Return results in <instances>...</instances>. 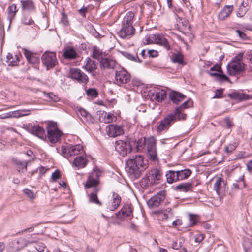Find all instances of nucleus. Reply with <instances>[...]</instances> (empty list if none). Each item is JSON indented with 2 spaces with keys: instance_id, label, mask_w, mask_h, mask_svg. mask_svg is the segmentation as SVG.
Segmentation results:
<instances>
[{
  "instance_id": "nucleus-50",
  "label": "nucleus",
  "mask_w": 252,
  "mask_h": 252,
  "mask_svg": "<svg viewBox=\"0 0 252 252\" xmlns=\"http://www.w3.org/2000/svg\"><path fill=\"white\" fill-rule=\"evenodd\" d=\"M243 245L246 252H252V244L249 240H245Z\"/></svg>"
},
{
  "instance_id": "nucleus-54",
  "label": "nucleus",
  "mask_w": 252,
  "mask_h": 252,
  "mask_svg": "<svg viewBox=\"0 0 252 252\" xmlns=\"http://www.w3.org/2000/svg\"><path fill=\"white\" fill-rule=\"evenodd\" d=\"M236 33L239 35V37L242 40H247L248 39V36L246 34L242 31L239 30H236Z\"/></svg>"
},
{
  "instance_id": "nucleus-61",
  "label": "nucleus",
  "mask_w": 252,
  "mask_h": 252,
  "mask_svg": "<svg viewBox=\"0 0 252 252\" xmlns=\"http://www.w3.org/2000/svg\"><path fill=\"white\" fill-rule=\"evenodd\" d=\"M204 236L202 234H197L195 235V241L197 243H200L204 239Z\"/></svg>"
},
{
  "instance_id": "nucleus-5",
  "label": "nucleus",
  "mask_w": 252,
  "mask_h": 252,
  "mask_svg": "<svg viewBox=\"0 0 252 252\" xmlns=\"http://www.w3.org/2000/svg\"><path fill=\"white\" fill-rule=\"evenodd\" d=\"M130 78V74L123 68L115 71V83L119 86L127 84Z\"/></svg>"
},
{
  "instance_id": "nucleus-22",
  "label": "nucleus",
  "mask_w": 252,
  "mask_h": 252,
  "mask_svg": "<svg viewBox=\"0 0 252 252\" xmlns=\"http://www.w3.org/2000/svg\"><path fill=\"white\" fill-rule=\"evenodd\" d=\"M169 97L171 100L175 104H178L186 98L185 95L175 91L171 92L169 94Z\"/></svg>"
},
{
  "instance_id": "nucleus-51",
  "label": "nucleus",
  "mask_w": 252,
  "mask_h": 252,
  "mask_svg": "<svg viewBox=\"0 0 252 252\" xmlns=\"http://www.w3.org/2000/svg\"><path fill=\"white\" fill-rule=\"evenodd\" d=\"M61 15L62 17L60 20L61 23H62L64 26H68L69 23L68 20L67 15L64 12H62Z\"/></svg>"
},
{
  "instance_id": "nucleus-58",
  "label": "nucleus",
  "mask_w": 252,
  "mask_h": 252,
  "mask_svg": "<svg viewBox=\"0 0 252 252\" xmlns=\"http://www.w3.org/2000/svg\"><path fill=\"white\" fill-rule=\"evenodd\" d=\"M78 115H80L83 117L86 118L89 115V113L84 109L80 108L78 110Z\"/></svg>"
},
{
  "instance_id": "nucleus-24",
  "label": "nucleus",
  "mask_w": 252,
  "mask_h": 252,
  "mask_svg": "<svg viewBox=\"0 0 252 252\" xmlns=\"http://www.w3.org/2000/svg\"><path fill=\"white\" fill-rule=\"evenodd\" d=\"M228 95L231 99L239 101L249 100L251 98L248 94L237 91L230 93Z\"/></svg>"
},
{
  "instance_id": "nucleus-34",
  "label": "nucleus",
  "mask_w": 252,
  "mask_h": 252,
  "mask_svg": "<svg viewBox=\"0 0 252 252\" xmlns=\"http://www.w3.org/2000/svg\"><path fill=\"white\" fill-rule=\"evenodd\" d=\"M6 61L9 65L14 66L19 62V57L17 55H13L9 53L6 56Z\"/></svg>"
},
{
  "instance_id": "nucleus-9",
  "label": "nucleus",
  "mask_w": 252,
  "mask_h": 252,
  "mask_svg": "<svg viewBox=\"0 0 252 252\" xmlns=\"http://www.w3.org/2000/svg\"><path fill=\"white\" fill-rule=\"evenodd\" d=\"M165 192L161 191L154 195L147 201V204L150 208L154 209L158 207L165 198Z\"/></svg>"
},
{
  "instance_id": "nucleus-25",
  "label": "nucleus",
  "mask_w": 252,
  "mask_h": 252,
  "mask_svg": "<svg viewBox=\"0 0 252 252\" xmlns=\"http://www.w3.org/2000/svg\"><path fill=\"white\" fill-rule=\"evenodd\" d=\"M31 132L32 134L36 135L42 140H45L46 138L44 128L39 125L32 126L31 128Z\"/></svg>"
},
{
  "instance_id": "nucleus-21",
  "label": "nucleus",
  "mask_w": 252,
  "mask_h": 252,
  "mask_svg": "<svg viewBox=\"0 0 252 252\" xmlns=\"http://www.w3.org/2000/svg\"><path fill=\"white\" fill-rule=\"evenodd\" d=\"M86 60L85 64L83 66V68L87 72L91 73L93 76H95L94 71L97 69V64L96 62L89 57L87 58Z\"/></svg>"
},
{
  "instance_id": "nucleus-23",
  "label": "nucleus",
  "mask_w": 252,
  "mask_h": 252,
  "mask_svg": "<svg viewBox=\"0 0 252 252\" xmlns=\"http://www.w3.org/2000/svg\"><path fill=\"white\" fill-rule=\"evenodd\" d=\"M24 54L27 61L32 64H37L39 63V57L27 49H24Z\"/></svg>"
},
{
  "instance_id": "nucleus-53",
  "label": "nucleus",
  "mask_w": 252,
  "mask_h": 252,
  "mask_svg": "<svg viewBox=\"0 0 252 252\" xmlns=\"http://www.w3.org/2000/svg\"><path fill=\"white\" fill-rule=\"evenodd\" d=\"M61 177L60 172L58 170H56L54 171L51 176V179L53 181H56L57 180L59 179Z\"/></svg>"
},
{
  "instance_id": "nucleus-13",
  "label": "nucleus",
  "mask_w": 252,
  "mask_h": 252,
  "mask_svg": "<svg viewBox=\"0 0 252 252\" xmlns=\"http://www.w3.org/2000/svg\"><path fill=\"white\" fill-rule=\"evenodd\" d=\"M135 33V28L132 25H122L121 29L118 32V35L123 38H130Z\"/></svg>"
},
{
  "instance_id": "nucleus-20",
  "label": "nucleus",
  "mask_w": 252,
  "mask_h": 252,
  "mask_svg": "<svg viewBox=\"0 0 252 252\" xmlns=\"http://www.w3.org/2000/svg\"><path fill=\"white\" fill-rule=\"evenodd\" d=\"M100 65L101 68L103 69H114L117 65L116 61L112 59L108 58H101L100 61Z\"/></svg>"
},
{
  "instance_id": "nucleus-62",
  "label": "nucleus",
  "mask_w": 252,
  "mask_h": 252,
  "mask_svg": "<svg viewBox=\"0 0 252 252\" xmlns=\"http://www.w3.org/2000/svg\"><path fill=\"white\" fill-rule=\"evenodd\" d=\"M224 121L228 128H230L233 126V123L229 118H225Z\"/></svg>"
},
{
  "instance_id": "nucleus-38",
  "label": "nucleus",
  "mask_w": 252,
  "mask_h": 252,
  "mask_svg": "<svg viewBox=\"0 0 252 252\" xmlns=\"http://www.w3.org/2000/svg\"><path fill=\"white\" fill-rule=\"evenodd\" d=\"M147 140L146 138L139 139L136 143V148L137 151H141L147 149Z\"/></svg>"
},
{
  "instance_id": "nucleus-57",
  "label": "nucleus",
  "mask_w": 252,
  "mask_h": 252,
  "mask_svg": "<svg viewBox=\"0 0 252 252\" xmlns=\"http://www.w3.org/2000/svg\"><path fill=\"white\" fill-rule=\"evenodd\" d=\"M214 252H226V249L223 245H220L215 248Z\"/></svg>"
},
{
  "instance_id": "nucleus-1",
  "label": "nucleus",
  "mask_w": 252,
  "mask_h": 252,
  "mask_svg": "<svg viewBox=\"0 0 252 252\" xmlns=\"http://www.w3.org/2000/svg\"><path fill=\"white\" fill-rule=\"evenodd\" d=\"M101 172L98 169L96 168L94 169L88 176L84 184V187L86 189L94 187L93 191L89 195V200L90 202L99 206H101L102 203L97 197V193L100 191V189L97 186L99 183V177L101 176Z\"/></svg>"
},
{
  "instance_id": "nucleus-39",
  "label": "nucleus",
  "mask_w": 252,
  "mask_h": 252,
  "mask_svg": "<svg viewBox=\"0 0 252 252\" xmlns=\"http://www.w3.org/2000/svg\"><path fill=\"white\" fill-rule=\"evenodd\" d=\"M166 98V91L163 89L157 91L155 94V99L158 102H162Z\"/></svg>"
},
{
  "instance_id": "nucleus-41",
  "label": "nucleus",
  "mask_w": 252,
  "mask_h": 252,
  "mask_svg": "<svg viewBox=\"0 0 252 252\" xmlns=\"http://www.w3.org/2000/svg\"><path fill=\"white\" fill-rule=\"evenodd\" d=\"M172 62L174 63H178L179 64H183V55L180 53H174L171 56Z\"/></svg>"
},
{
  "instance_id": "nucleus-47",
  "label": "nucleus",
  "mask_w": 252,
  "mask_h": 252,
  "mask_svg": "<svg viewBox=\"0 0 252 252\" xmlns=\"http://www.w3.org/2000/svg\"><path fill=\"white\" fill-rule=\"evenodd\" d=\"M22 23L25 25H32L35 24L34 21L32 17L29 15H25L22 19Z\"/></svg>"
},
{
  "instance_id": "nucleus-15",
  "label": "nucleus",
  "mask_w": 252,
  "mask_h": 252,
  "mask_svg": "<svg viewBox=\"0 0 252 252\" xmlns=\"http://www.w3.org/2000/svg\"><path fill=\"white\" fill-rule=\"evenodd\" d=\"M133 206L131 204H126L122 207L120 211L116 213V216L118 218L128 217L130 219L133 218Z\"/></svg>"
},
{
  "instance_id": "nucleus-3",
  "label": "nucleus",
  "mask_w": 252,
  "mask_h": 252,
  "mask_svg": "<svg viewBox=\"0 0 252 252\" xmlns=\"http://www.w3.org/2000/svg\"><path fill=\"white\" fill-rule=\"evenodd\" d=\"M243 54L239 53L228 63L227 70L230 75H235L244 70L245 64L242 62Z\"/></svg>"
},
{
  "instance_id": "nucleus-16",
  "label": "nucleus",
  "mask_w": 252,
  "mask_h": 252,
  "mask_svg": "<svg viewBox=\"0 0 252 252\" xmlns=\"http://www.w3.org/2000/svg\"><path fill=\"white\" fill-rule=\"evenodd\" d=\"M153 40L154 41V43L158 44L163 47L165 50L168 51L171 49V45L168 40L166 38L164 35L160 34H155L151 37Z\"/></svg>"
},
{
  "instance_id": "nucleus-44",
  "label": "nucleus",
  "mask_w": 252,
  "mask_h": 252,
  "mask_svg": "<svg viewBox=\"0 0 252 252\" xmlns=\"http://www.w3.org/2000/svg\"><path fill=\"white\" fill-rule=\"evenodd\" d=\"M102 56L103 52L100 50L97 46H94L93 47V58L98 60L100 58H101V59L103 58Z\"/></svg>"
},
{
  "instance_id": "nucleus-64",
  "label": "nucleus",
  "mask_w": 252,
  "mask_h": 252,
  "mask_svg": "<svg viewBox=\"0 0 252 252\" xmlns=\"http://www.w3.org/2000/svg\"><path fill=\"white\" fill-rule=\"evenodd\" d=\"M235 149V146L233 145L230 144L229 145L225 147V151L227 153H230Z\"/></svg>"
},
{
  "instance_id": "nucleus-36",
  "label": "nucleus",
  "mask_w": 252,
  "mask_h": 252,
  "mask_svg": "<svg viewBox=\"0 0 252 252\" xmlns=\"http://www.w3.org/2000/svg\"><path fill=\"white\" fill-rule=\"evenodd\" d=\"M140 185L143 189H146L147 187L154 185V183L152 181L150 180V177H149V175L147 173L145 176L140 181Z\"/></svg>"
},
{
  "instance_id": "nucleus-30",
  "label": "nucleus",
  "mask_w": 252,
  "mask_h": 252,
  "mask_svg": "<svg viewBox=\"0 0 252 252\" xmlns=\"http://www.w3.org/2000/svg\"><path fill=\"white\" fill-rule=\"evenodd\" d=\"M87 160L83 156L76 157L73 161V165L78 168L84 167L87 164Z\"/></svg>"
},
{
  "instance_id": "nucleus-17",
  "label": "nucleus",
  "mask_w": 252,
  "mask_h": 252,
  "mask_svg": "<svg viewBox=\"0 0 252 252\" xmlns=\"http://www.w3.org/2000/svg\"><path fill=\"white\" fill-rule=\"evenodd\" d=\"M147 174L154 184H158L161 182L163 175L160 169L157 168L153 169L149 171Z\"/></svg>"
},
{
  "instance_id": "nucleus-14",
  "label": "nucleus",
  "mask_w": 252,
  "mask_h": 252,
  "mask_svg": "<svg viewBox=\"0 0 252 252\" xmlns=\"http://www.w3.org/2000/svg\"><path fill=\"white\" fill-rule=\"evenodd\" d=\"M146 150L150 159H152L153 161L158 160V158L156 149V142L154 138H151L147 140Z\"/></svg>"
},
{
  "instance_id": "nucleus-2",
  "label": "nucleus",
  "mask_w": 252,
  "mask_h": 252,
  "mask_svg": "<svg viewBox=\"0 0 252 252\" xmlns=\"http://www.w3.org/2000/svg\"><path fill=\"white\" fill-rule=\"evenodd\" d=\"M147 167V161L144 162L143 156L136 155L134 158L127 160L125 168L130 175L138 179Z\"/></svg>"
},
{
  "instance_id": "nucleus-33",
  "label": "nucleus",
  "mask_w": 252,
  "mask_h": 252,
  "mask_svg": "<svg viewBox=\"0 0 252 252\" xmlns=\"http://www.w3.org/2000/svg\"><path fill=\"white\" fill-rule=\"evenodd\" d=\"M134 17V14L133 12L131 11H129L127 12L123 19L122 25H132L133 23Z\"/></svg>"
},
{
  "instance_id": "nucleus-49",
  "label": "nucleus",
  "mask_w": 252,
  "mask_h": 252,
  "mask_svg": "<svg viewBox=\"0 0 252 252\" xmlns=\"http://www.w3.org/2000/svg\"><path fill=\"white\" fill-rule=\"evenodd\" d=\"M86 94L92 98H95L98 96V93L95 89L89 88L86 90Z\"/></svg>"
},
{
  "instance_id": "nucleus-26",
  "label": "nucleus",
  "mask_w": 252,
  "mask_h": 252,
  "mask_svg": "<svg viewBox=\"0 0 252 252\" xmlns=\"http://www.w3.org/2000/svg\"><path fill=\"white\" fill-rule=\"evenodd\" d=\"M112 202L111 205H109L107 208L110 211L115 210L120 205L121 202V196L116 193L113 192L112 194Z\"/></svg>"
},
{
  "instance_id": "nucleus-12",
  "label": "nucleus",
  "mask_w": 252,
  "mask_h": 252,
  "mask_svg": "<svg viewBox=\"0 0 252 252\" xmlns=\"http://www.w3.org/2000/svg\"><path fill=\"white\" fill-rule=\"evenodd\" d=\"M193 103V101L191 100V99H189L187 101L184 102L180 106L176 108L175 110L173 112V113L178 117V120H185L186 119V114L182 113V111L183 109L192 106Z\"/></svg>"
},
{
  "instance_id": "nucleus-60",
  "label": "nucleus",
  "mask_w": 252,
  "mask_h": 252,
  "mask_svg": "<svg viewBox=\"0 0 252 252\" xmlns=\"http://www.w3.org/2000/svg\"><path fill=\"white\" fill-rule=\"evenodd\" d=\"M47 95L49 98L53 101L56 102L58 101V97L55 95L53 93H49L47 94Z\"/></svg>"
},
{
  "instance_id": "nucleus-19",
  "label": "nucleus",
  "mask_w": 252,
  "mask_h": 252,
  "mask_svg": "<svg viewBox=\"0 0 252 252\" xmlns=\"http://www.w3.org/2000/svg\"><path fill=\"white\" fill-rule=\"evenodd\" d=\"M22 10L32 12L35 11L36 6L33 0H21Z\"/></svg>"
},
{
  "instance_id": "nucleus-27",
  "label": "nucleus",
  "mask_w": 252,
  "mask_h": 252,
  "mask_svg": "<svg viewBox=\"0 0 252 252\" xmlns=\"http://www.w3.org/2000/svg\"><path fill=\"white\" fill-rule=\"evenodd\" d=\"M233 10V6L226 5L218 14V17L220 20L227 18Z\"/></svg>"
},
{
  "instance_id": "nucleus-55",
  "label": "nucleus",
  "mask_w": 252,
  "mask_h": 252,
  "mask_svg": "<svg viewBox=\"0 0 252 252\" xmlns=\"http://www.w3.org/2000/svg\"><path fill=\"white\" fill-rule=\"evenodd\" d=\"M223 89H217L215 91V95L213 98H223Z\"/></svg>"
},
{
  "instance_id": "nucleus-29",
  "label": "nucleus",
  "mask_w": 252,
  "mask_h": 252,
  "mask_svg": "<svg viewBox=\"0 0 252 252\" xmlns=\"http://www.w3.org/2000/svg\"><path fill=\"white\" fill-rule=\"evenodd\" d=\"M165 176L168 183L171 184L179 181L177 171L169 170L166 172Z\"/></svg>"
},
{
  "instance_id": "nucleus-28",
  "label": "nucleus",
  "mask_w": 252,
  "mask_h": 252,
  "mask_svg": "<svg viewBox=\"0 0 252 252\" xmlns=\"http://www.w3.org/2000/svg\"><path fill=\"white\" fill-rule=\"evenodd\" d=\"M193 188L191 183H181L175 187V189L177 191L180 192H188Z\"/></svg>"
},
{
  "instance_id": "nucleus-45",
  "label": "nucleus",
  "mask_w": 252,
  "mask_h": 252,
  "mask_svg": "<svg viewBox=\"0 0 252 252\" xmlns=\"http://www.w3.org/2000/svg\"><path fill=\"white\" fill-rule=\"evenodd\" d=\"M83 150V147L80 144L71 145V156L78 155Z\"/></svg>"
},
{
  "instance_id": "nucleus-46",
  "label": "nucleus",
  "mask_w": 252,
  "mask_h": 252,
  "mask_svg": "<svg viewBox=\"0 0 252 252\" xmlns=\"http://www.w3.org/2000/svg\"><path fill=\"white\" fill-rule=\"evenodd\" d=\"M123 55L128 59L132 61L136 62L138 63H141L142 62L138 57L137 55H134L127 52H123Z\"/></svg>"
},
{
  "instance_id": "nucleus-6",
  "label": "nucleus",
  "mask_w": 252,
  "mask_h": 252,
  "mask_svg": "<svg viewBox=\"0 0 252 252\" xmlns=\"http://www.w3.org/2000/svg\"><path fill=\"white\" fill-rule=\"evenodd\" d=\"M41 60L48 70L53 68L58 64L56 54L53 52H45L41 57Z\"/></svg>"
},
{
  "instance_id": "nucleus-32",
  "label": "nucleus",
  "mask_w": 252,
  "mask_h": 252,
  "mask_svg": "<svg viewBox=\"0 0 252 252\" xmlns=\"http://www.w3.org/2000/svg\"><path fill=\"white\" fill-rule=\"evenodd\" d=\"M13 161L14 163L17 165V170L19 172L24 173L27 171V162L21 161L16 158H14Z\"/></svg>"
},
{
  "instance_id": "nucleus-4",
  "label": "nucleus",
  "mask_w": 252,
  "mask_h": 252,
  "mask_svg": "<svg viewBox=\"0 0 252 252\" xmlns=\"http://www.w3.org/2000/svg\"><path fill=\"white\" fill-rule=\"evenodd\" d=\"M177 121H179L178 118L173 113L168 114L159 122L157 131L160 133L163 131L167 130Z\"/></svg>"
},
{
  "instance_id": "nucleus-48",
  "label": "nucleus",
  "mask_w": 252,
  "mask_h": 252,
  "mask_svg": "<svg viewBox=\"0 0 252 252\" xmlns=\"http://www.w3.org/2000/svg\"><path fill=\"white\" fill-rule=\"evenodd\" d=\"M21 111L20 110H17V111H11L8 113H7L6 114V116L3 117V118H19L21 117Z\"/></svg>"
},
{
  "instance_id": "nucleus-18",
  "label": "nucleus",
  "mask_w": 252,
  "mask_h": 252,
  "mask_svg": "<svg viewBox=\"0 0 252 252\" xmlns=\"http://www.w3.org/2000/svg\"><path fill=\"white\" fill-rule=\"evenodd\" d=\"M63 56L65 59L73 60L77 59L79 56L74 47L67 46L63 50Z\"/></svg>"
},
{
  "instance_id": "nucleus-11",
  "label": "nucleus",
  "mask_w": 252,
  "mask_h": 252,
  "mask_svg": "<svg viewBox=\"0 0 252 252\" xmlns=\"http://www.w3.org/2000/svg\"><path fill=\"white\" fill-rule=\"evenodd\" d=\"M107 134L111 137H115L124 133V130L122 126L117 124L108 125L106 128Z\"/></svg>"
},
{
  "instance_id": "nucleus-59",
  "label": "nucleus",
  "mask_w": 252,
  "mask_h": 252,
  "mask_svg": "<svg viewBox=\"0 0 252 252\" xmlns=\"http://www.w3.org/2000/svg\"><path fill=\"white\" fill-rule=\"evenodd\" d=\"M155 35V34H151L149 36L146 37L145 39L144 43L149 44L151 43H154V41L153 40V39L151 38L152 36Z\"/></svg>"
},
{
  "instance_id": "nucleus-56",
  "label": "nucleus",
  "mask_w": 252,
  "mask_h": 252,
  "mask_svg": "<svg viewBox=\"0 0 252 252\" xmlns=\"http://www.w3.org/2000/svg\"><path fill=\"white\" fill-rule=\"evenodd\" d=\"M217 80L220 82L230 81L229 78L224 74H220L219 77L217 78Z\"/></svg>"
},
{
  "instance_id": "nucleus-63",
  "label": "nucleus",
  "mask_w": 252,
  "mask_h": 252,
  "mask_svg": "<svg viewBox=\"0 0 252 252\" xmlns=\"http://www.w3.org/2000/svg\"><path fill=\"white\" fill-rule=\"evenodd\" d=\"M47 170H48V169H46L43 166H40L37 169V171H39L40 177H41L45 174Z\"/></svg>"
},
{
  "instance_id": "nucleus-7",
  "label": "nucleus",
  "mask_w": 252,
  "mask_h": 252,
  "mask_svg": "<svg viewBox=\"0 0 252 252\" xmlns=\"http://www.w3.org/2000/svg\"><path fill=\"white\" fill-rule=\"evenodd\" d=\"M69 76L71 78L77 80L80 83L86 84L89 81L87 75L79 68H70L69 71Z\"/></svg>"
},
{
  "instance_id": "nucleus-52",
  "label": "nucleus",
  "mask_w": 252,
  "mask_h": 252,
  "mask_svg": "<svg viewBox=\"0 0 252 252\" xmlns=\"http://www.w3.org/2000/svg\"><path fill=\"white\" fill-rule=\"evenodd\" d=\"M23 192L24 194H26V195L30 199H33L35 198V195L33 192L32 190H30L28 189H25L23 190Z\"/></svg>"
},
{
  "instance_id": "nucleus-42",
  "label": "nucleus",
  "mask_w": 252,
  "mask_h": 252,
  "mask_svg": "<svg viewBox=\"0 0 252 252\" xmlns=\"http://www.w3.org/2000/svg\"><path fill=\"white\" fill-rule=\"evenodd\" d=\"M61 155L65 158L71 157V145L62 146L61 147Z\"/></svg>"
},
{
  "instance_id": "nucleus-8",
  "label": "nucleus",
  "mask_w": 252,
  "mask_h": 252,
  "mask_svg": "<svg viewBox=\"0 0 252 252\" xmlns=\"http://www.w3.org/2000/svg\"><path fill=\"white\" fill-rule=\"evenodd\" d=\"M115 149L120 156L125 157L132 151V147L126 141L117 140L115 142Z\"/></svg>"
},
{
  "instance_id": "nucleus-10",
  "label": "nucleus",
  "mask_w": 252,
  "mask_h": 252,
  "mask_svg": "<svg viewBox=\"0 0 252 252\" xmlns=\"http://www.w3.org/2000/svg\"><path fill=\"white\" fill-rule=\"evenodd\" d=\"M47 138L52 143L57 142L62 135V132L58 128L51 125H48L47 127Z\"/></svg>"
},
{
  "instance_id": "nucleus-31",
  "label": "nucleus",
  "mask_w": 252,
  "mask_h": 252,
  "mask_svg": "<svg viewBox=\"0 0 252 252\" xmlns=\"http://www.w3.org/2000/svg\"><path fill=\"white\" fill-rule=\"evenodd\" d=\"M177 171L179 181L187 179L192 173L191 170L188 168L177 170Z\"/></svg>"
},
{
  "instance_id": "nucleus-37",
  "label": "nucleus",
  "mask_w": 252,
  "mask_h": 252,
  "mask_svg": "<svg viewBox=\"0 0 252 252\" xmlns=\"http://www.w3.org/2000/svg\"><path fill=\"white\" fill-rule=\"evenodd\" d=\"M214 189L216 190L219 195L222 193V179L220 177H217L216 182L214 185Z\"/></svg>"
},
{
  "instance_id": "nucleus-40",
  "label": "nucleus",
  "mask_w": 252,
  "mask_h": 252,
  "mask_svg": "<svg viewBox=\"0 0 252 252\" xmlns=\"http://www.w3.org/2000/svg\"><path fill=\"white\" fill-rule=\"evenodd\" d=\"M35 243V245L34 246V249L36 251L41 252H43L45 248V245L43 243L38 242L36 240H31L28 241V244Z\"/></svg>"
},
{
  "instance_id": "nucleus-35",
  "label": "nucleus",
  "mask_w": 252,
  "mask_h": 252,
  "mask_svg": "<svg viewBox=\"0 0 252 252\" xmlns=\"http://www.w3.org/2000/svg\"><path fill=\"white\" fill-rule=\"evenodd\" d=\"M7 10V18L11 22L15 18L17 11L16 5L15 4H11L8 7Z\"/></svg>"
},
{
  "instance_id": "nucleus-43",
  "label": "nucleus",
  "mask_w": 252,
  "mask_h": 252,
  "mask_svg": "<svg viewBox=\"0 0 252 252\" xmlns=\"http://www.w3.org/2000/svg\"><path fill=\"white\" fill-rule=\"evenodd\" d=\"M16 244H17L18 246L16 247V249L17 250H20L24 248L25 246L29 244H28V242L26 243L24 239L22 238H20L18 239L16 241H14L13 242V245L15 247H16Z\"/></svg>"
}]
</instances>
